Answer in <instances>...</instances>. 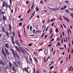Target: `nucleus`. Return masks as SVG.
<instances>
[{"label": "nucleus", "mask_w": 73, "mask_h": 73, "mask_svg": "<svg viewBox=\"0 0 73 73\" xmlns=\"http://www.w3.org/2000/svg\"><path fill=\"white\" fill-rule=\"evenodd\" d=\"M28 69H29V68L28 67H25V68H23L22 69V70L23 71L24 73H25L24 72H26L27 73H29L30 72H29L28 71Z\"/></svg>", "instance_id": "1"}, {"label": "nucleus", "mask_w": 73, "mask_h": 73, "mask_svg": "<svg viewBox=\"0 0 73 73\" xmlns=\"http://www.w3.org/2000/svg\"><path fill=\"white\" fill-rule=\"evenodd\" d=\"M5 50L7 55H9V52L8 51V50L7 49V48H5Z\"/></svg>", "instance_id": "2"}, {"label": "nucleus", "mask_w": 73, "mask_h": 73, "mask_svg": "<svg viewBox=\"0 0 73 73\" xmlns=\"http://www.w3.org/2000/svg\"><path fill=\"white\" fill-rule=\"evenodd\" d=\"M12 70L13 71H14V72H17V70H16L15 67V66H14V65H12Z\"/></svg>", "instance_id": "3"}, {"label": "nucleus", "mask_w": 73, "mask_h": 73, "mask_svg": "<svg viewBox=\"0 0 73 73\" xmlns=\"http://www.w3.org/2000/svg\"><path fill=\"white\" fill-rule=\"evenodd\" d=\"M15 46V48L17 49V50L19 52V53H21V51L20 50V49H19V48L18 47L16 46Z\"/></svg>", "instance_id": "4"}, {"label": "nucleus", "mask_w": 73, "mask_h": 73, "mask_svg": "<svg viewBox=\"0 0 73 73\" xmlns=\"http://www.w3.org/2000/svg\"><path fill=\"white\" fill-rule=\"evenodd\" d=\"M63 17L65 20L67 21V22H68V23H69V19L66 17H65L64 16H63Z\"/></svg>", "instance_id": "5"}, {"label": "nucleus", "mask_w": 73, "mask_h": 73, "mask_svg": "<svg viewBox=\"0 0 73 73\" xmlns=\"http://www.w3.org/2000/svg\"><path fill=\"white\" fill-rule=\"evenodd\" d=\"M60 9V8L59 7L58 8H52V10L54 11H57V10H58V9Z\"/></svg>", "instance_id": "6"}, {"label": "nucleus", "mask_w": 73, "mask_h": 73, "mask_svg": "<svg viewBox=\"0 0 73 73\" xmlns=\"http://www.w3.org/2000/svg\"><path fill=\"white\" fill-rule=\"evenodd\" d=\"M5 69L6 70V72H7V70L9 69V66H7L5 68Z\"/></svg>", "instance_id": "7"}, {"label": "nucleus", "mask_w": 73, "mask_h": 73, "mask_svg": "<svg viewBox=\"0 0 73 73\" xmlns=\"http://www.w3.org/2000/svg\"><path fill=\"white\" fill-rule=\"evenodd\" d=\"M5 48L9 49V44L7 43H5Z\"/></svg>", "instance_id": "8"}, {"label": "nucleus", "mask_w": 73, "mask_h": 73, "mask_svg": "<svg viewBox=\"0 0 73 73\" xmlns=\"http://www.w3.org/2000/svg\"><path fill=\"white\" fill-rule=\"evenodd\" d=\"M15 42H16V44H17V45H18L19 47H20V44L19 42V41L17 40H15Z\"/></svg>", "instance_id": "9"}, {"label": "nucleus", "mask_w": 73, "mask_h": 73, "mask_svg": "<svg viewBox=\"0 0 73 73\" xmlns=\"http://www.w3.org/2000/svg\"><path fill=\"white\" fill-rule=\"evenodd\" d=\"M12 63H11V62H9V66L10 67V69H11V70H12Z\"/></svg>", "instance_id": "10"}, {"label": "nucleus", "mask_w": 73, "mask_h": 73, "mask_svg": "<svg viewBox=\"0 0 73 73\" xmlns=\"http://www.w3.org/2000/svg\"><path fill=\"white\" fill-rule=\"evenodd\" d=\"M11 38L12 39V43L13 44H15V42H14V38L13 37V36H11Z\"/></svg>", "instance_id": "11"}, {"label": "nucleus", "mask_w": 73, "mask_h": 73, "mask_svg": "<svg viewBox=\"0 0 73 73\" xmlns=\"http://www.w3.org/2000/svg\"><path fill=\"white\" fill-rule=\"evenodd\" d=\"M6 35L7 37L9 38V33L8 32V31H7L6 32Z\"/></svg>", "instance_id": "12"}, {"label": "nucleus", "mask_w": 73, "mask_h": 73, "mask_svg": "<svg viewBox=\"0 0 73 73\" xmlns=\"http://www.w3.org/2000/svg\"><path fill=\"white\" fill-rule=\"evenodd\" d=\"M48 51L47 50H44V52L46 55H48Z\"/></svg>", "instance_id": "13"}, {"label": "nucleus", "mask_w": 73, "mask_h": 73, "mask_svg": "<svg viewBox=\"0 0 73 73\" xmlns=\"http://www.w3.org/2000/svg\"><path fill=\"white\" fill-rule=\"evenodd\" d=\"M0 64L1 65H4V66L5 65V64H4V63H3L2 60H1V61H0Z\"/></svg>", "instance_id": "14"}, {"label": "nucleus", "mask_w": 73, "mask_h": 73, "mask_svg": "<svg viewBox=\"0 0 73 73\" xmlns=\"http://www.w3.org/2000/svg\"><path fill=\"white\" fill-rule=\"evenodd\" d=\"M2 31H3V32H4V33H5V30L4 29V27H3L2 28Z\"/></svg>", "instance_id": "15"}, {"label": "nucleus", "mask_w": 73, "mask_h": 73, "mask_svg": "<svg viewBox=\"0 0 73 73\" xmlns=\"http://www.w3.org/2000/svg\"><path fill=\"white\" fill-rule=\"evenodd\" d=\"M24 33L25 35V37H27V35H26V32H25V28H24Z\"/></svg>", "instance_id": "16"}, {"label": "nucleus", "mask_w": 73, "mask_h": 73, "mask_svg": "<svg viewBox=\"0 0 73 73\" xmlns=\"http://www.w3.org/2000/svg\"><path fill=\"white\" fill-rule=\"evenodd\" d=\"M9 29L10 31H11V25H10V24H9Z\"/></svg>", "instance_id": "17"}, {"label": "nucleus", "mask_w": 73, "mask_h": 73, "mask_svg": "<svg viewBox=\"0 0 73 73\" xmlns=\"http://www.w3.org/2000/svg\"><path fill=\"white\" fill-rule=\"evenodd\" d=\"M2 54L4 55V56L6 57H7V54H5V52H3L2 53Z\"/></svg>", "instance_id": "18"}, {"label": "nucleus", "mask_w": 73, "mask_h": 73, "mask_svg": "<svg viewBox=\"0 0 73 73\" xmlns=\"http://www.w3.org/2000/svg\"><path fill=\"white\" fill-rule=\"evenodd\" d=\"M26 60L27 61V62L28 63H29V60H28V57H27L26 58Z\"/></svg>", "instance_id": "19"}, {"label": "nucleus", "mask_w": 73, "mask_h": 73, "mask_svg": "<svg viewBox=\"0 0 73 73\" xmlns=\"http://www.w3.org/2000/svg\"><path fill=\"white\" fill-rule=\"evenodd\" d=\"M3 7H4L5 6V2H4L3 3Z\"/></svg>", "instance_id": "20"}, {"label": "nucleus", "mask_w": 73, "mask_h": 73, "mask_svg": "<svg viewBox=\"0 0 73 73\" xmlns=\"http://www.w3.org/2000/svg\"><path fill=\"white\" fill-rule=\"evenodd\" d=\"M13 37H15V31H13Z\"/></svg>", "instance_id": "21"}, {"label": "nucleus", "mask_w": 73, "mask_h": 73, "mask_svg": "<svg viewBox=\"0 0 73 73\" xmlns=\"http://www.w3.org/2000/svg\"><path fill=\"white\" fill-rule=\"evenodd\" d=\"M56 32L57 33H58V28H56Z\"/></svg>", "instance_id": "22"}, {"label": "nucleus", "mask_w": 73, "mask_h": 73, "mask_svg": "<svg viewBox=\"0 0 73 73\" xmlns=\"http://www.w3.org/2000/svg\"><path fill=\"white\" fill-rule=\"evenodd\" d=\"M65 11L67 13H69V10H66Z\"/></svg>", "instance_id": "23"}, {"label": "nucleus", "mask_w": 73, "mask_h": 73, "mask_svg": "<svg viewBox=\"0 0 73 73\" xmlns=\"http://www.w3.org/2000/svg\"><path fill=\"white\" fill-rule=\"evenodd\" d=\"M13 54L14 57H16V53H15V52H13Z\"/></svg>", "instance_id": "24"}, {"label": "nucleus", "mask_w": 73, "mask_h": 73, "mask_svg": "<svg viewBox=\"0 0 73 73\" xmlns=\"http://www.w3.org/2000/svg\"><path fill=\"white\" fill-rule=\"evenodd\" d=\"M3 20H6V17L4 16L3 17Z\"/></svg>", "instance_id": "25"}, {"label": "nucleus", "mask_w": 73, "mask_h": 73, "mask_svg": "<svg viewBox=\"0 0 73 73\" xmlns=\"http://www.w3.org/2000/svg\"><path fill=\"white\" fill-rule=\"evenodd\" d=\"M2 36V33L0 31V38H1V37Z\"/></svg>", "instance_id": "26"}, {"label": "nucleus", "mask_w": 73, "mask_h": 73, "mask_svg": "<svg viewBox=\"0 0 73 73\" xmlns=\"http://www.w3.org/2000/svg\"><path fill=\"white\" fill-rule=\"evenodd\" d=\"M57 44L58 46H61V44H60V43L59 42H58Z\"/></svg>", "instance_id": "27"}, {"label": "nucleus", "mask_w": 73, "mask_h": 73, "mask_svg": "<svg viewBox=\"0 0 73 73\" xmlns=\"http://www.w3.org/2000/svg\"><path fill=\"white\" fill-rule=\"evenodd\" d=\"M2 53L5 52H4V49L3 48L2 49Z\"/></svg>", "instance_id": "28"}, {"label": "nucleus", "mask_w": 73, "mask_h": 73, "mask_svg": "<svg viewBox=\"0 0 73 73\" xmlns=\"http://www.w3.org/2000/svg\"><path fill=\"white\" fill-rule=\"evenodd\" d=\"M53 67H54V66H51L50 67V70L52 69H53Z\"/></svg>", "instance_id": "29"}, {"label": "nucleus", "mask_w": 73, "mask_h": 73, "mask_svg": "<svg viewBox=\"0 0 73 73\" xmlns=\"http://www.w3.org/2000/svg\"><path fill=\"white\" fill-rule=\"evenodd\" d=\"M36 32H37L38 33H40V32H41V31L40 30L36 31Z\"/></svg>", "instance_id": "30"}, {"label": "nucleus", "mask_w": 73, "mask_h": 73, "mask_svg": "<svg viewBox=\"0 0 73 73\" xmlns=\"http://www.w3.org/2000/svg\"><path fill=\"white\" fill-rule=\"evenodd\" d=\"M36 9L37 11H39V9L38 8V7H36Z\"/></svg>", "instance_id": "31"}, {"label": "nucleus", "mask_w": 73, "mask_h": 73, "mask_svg": "<svg viewBox=\"0 0 73 73\" xmlns=\"http://www.w3.org/2000/svg\"><path fill=\"white\" fill-rule=\"evenodd\" d=\"M32 44L30 43L28 45V46H32Z\"/></svg>", "instance_id": "32"}, {"label": "nucleus", "mask_w": 73, "mask_h": 73, "mask_svg": "<svg viewBox=\"0 0 73 73\" xmlns=\"http://www.w3.org/2000/svg\"><path fill=\"white\" fill-rule=\"evenodd\" d=\"M22 25V23H19V26H21Z\"/></svg>", "instance_id": "33"}, {"label": "nucleus", "mask_w": 73, "mask_h": 73, "mask_svg": "<svg viewBox=\"0 0 73 73\" xmlns=\"http://www.w3.org/2000/svg\"><path fill=\"white\" fill-rule=\"evenodd\" d=\"M30 60L31 62H32V58H31V56H30Z\"/></svg>", "instance_id": "34"}, {"label": "nucleus", "mask_w": 73, "mask_h": 73, "mask_svg": "<svg viewBox=\"0 0 73 73\" xmlns=\"http://www.w3.org/2000/svg\"><path fill=\"white\" fill-rule=\"evenodd\" d=\"M18 65H20V62L17 61V62Z\"/></svg>", "instance_id": "35"}, {"label": "nucleus", "mask_w": 73, "mask_h": 73, "mask_svg": "<svg viewBox=\"0 0 73 73\" xmlns=\"http://www.w3.org/2000/svg\"><path fill=\"white\" fill-rule=\"evenodd\" d=\"M72 66H71V67H70L69 68V71H70V70L71 69H72Z\"/></svg>", "instance_id": "36"}, {"label": "nucleus", "mask_w": 73, "mask_h": 73, "mask_svg": "<svg viewBox=\"0 0 73 73\" xmlns=\"http://www.w3.org/2000/svg\"><path fill=\"white\" fill-rule=\"evenodd\" d=\"M35 60H36V62H38V61H37V59H36V57L35 58Z\"/></svg>", "instance_id": "37"}, {"label": "nucleus", "mask_w": 73, "mask_h": 73, "mask_svg": "<svg viewBox=\"0 0 73 73\" xmlns=\"http://www.w3.org/2000/svg\"><path fill=\"white\" fill-rule=\"evenodd\" d=\"M69 9H70V10H71V11H73V8H71L69 7Z\"/></svg>", "instance_id": "38"}, {"label": "nucleus", "mask_w": 73, "mask_h": 73, "mask_svg": "<svg viewBox=\"0 0 73 73\" xmlns=\"http://www.w3.org/2000/svg\"><path fill=\"white\" fill-rule=\"evenodd\" d=\"M5 39V37L4 36L2 37V40H4Z\"/></svg>", "instance_id": "39"}, {"label": "nucleus", "mask_w": 73, "mask_h": 73, "mask_svg": "<svg viewBox=\"0 0 73 73\" xmlns=\"http://www.w3.org/2000/svg\"><path fill=\"white\" fill-rule=\"evenodd\" d=\"M65 3H66L67 4H68L69 3V1H65Z\"/></svg>", "instance_id": "40"}, {"label": "nucleus", "mask_w": 73, "mask_h": 73, "mask_svg": "<svg viewBox=\"0 0 73 73\" xmlns=\"http://www.w3.org/2000/svg\"><path fill=\"white\" fill-rule=\"evenodd\" d=\"M15 67H17V68L18 67V66H17V64H15Z\"/></svg>", "instance_id": "41"}, {"label": "nucleus", "mask_w": 73, "mask_h": 73, "mask_svg": "<svg viewBox=\"0 0 73 73\" xmlns=\"http://www.w3.org/2000/svg\"><path fill=\"white\" fill-rule=\"evenodd\" d=\"M2 71V68H1V67H0V72H1Z\"/></svg>", "instance_id": "42"}, {"label": "nucleus", "mask_w": 73, "mask_h": 73, "mask_svg": "<svg viewBox=\"0 0 73 73\" xmlns=\"http://www.w3.org/2000/svg\"><path fill=\"white\" fill-rule=\"evenodd\" d=\"M1 14H2L3 15L4 14V13H5V12H3L2 11V12H1Z\"/></svg>", "instance_id": "43"}, {"label": "nucleus", "mask_w": 73, "mask_h": 73, "mask_svg": "<svg viewBox=\"0 0 73 73\" xmlns=\"http://www.w3.org/2000/svg\"><path fill=\"white\" fill-rule=\"evenodd\" d=\"M48 37V35H46L45 36V39H46V37Z\"/></svg>", "instance_id": "44"}, {"label": "nucleus", "mask_w": 73, "mask_h": 73, "mask_svg": "<svg viewBox=\"0 0 73 73\" xmlns=\"http://www.w3.org/2000/svg\"><path fill=\"white\" fill-rule=\"evenodd\" d=\"M32 27L30 26V31H31L32 30Z\"/></svg>", "instance_id": "45"}, {"label": "nucleus", "mask_w": 73, "mask_h": 73, "mask_svg": "<svg viewBox=\"0 0 73 73\" xmlns=\"http://www.w3.org/2000/svg\"><path fill=\"white\" fill-rule=\"evenodd\" d=\"M52 32V29L51 28L50 30V34H51Z\"/></svg>", "instance_id": "46"}, {"label": "nucleus", "mask_w": 73, "mask_h": 73, "mask_svg": "<svg viewBox=\"0 0 73 73\" xmlns=\"http://www.w3.org/2000/svg\"><path fill=\"white\" fill-rule=\"evenodd\" d=\"M52 44H49V45H48V46L49 47H50V46H52Z\"/></svg>", "instance_id": "47"}, {"label": "nucleus", "mask_w": 73, "mask_h": 73, "mask_svg": "<svg viewBox=\"0 0 73 73\" xmlns=\"http://www.w3.org/2000/svg\"><path fill=\"white\" fill-rule=\"evenodd\" d=\"M11 50L13 53L15 52V51H14V50L13 49H11Z\"/></svg>", "instance_id": "48"}, {"label": "nucleus", "mask_w": 73, "mask_h": 73, "mask_svg": "<svg viewBox=\"0 0 73 73\" xmlns=\"http://www.w3.org/2000/svg\"><path fill=\"white\" fill-rule=\"evenodd\" d=\"M30 11H31V9H29L28 11H27V13H29V12H30Z\"/></svg>", "instance_id": "49"}, {"label": "nucleus", "mask_w": 73, "mask_h": 73, "mask_svg": "<svg viewBox=\"0 0 73 73\" xmlns=\"http://www.w3.org/2000/svg\"><path fill=\"white\" fill-rule=\"evenodd\" d=\"M66 7H67L66 6H64V9H65V8H66Z\"/></svg>", "instance_id": "50"}, {"label": "nucleus", "mask_w": 73, "mask_h": 73, "mask_svg": "<svg viewBox=\"0 0 73 73\" xmlns=\"http://www.w3.org/2000/svg\"><path fill=\"white\" fill-rule=\"evenodd\" d=\"M6 7L7 8H8V5H7V3H6Z\"/></svg>", "instance_id": "51"}, {"label": "nucleus", "mask_w": 73, "mask_h": 73, "mask_svg": "<svg viewBox=\"0 0 73 73\" xmlns=\"http://www.w3.org/2000/svg\"><path fill=\"white\" fill-rule=\"evenodd\" d=\"M48 8L49 9H51V10H52V8H51L49 7H48Z\"/></svg>", "instance_id": "52"}, {"label": "nucleus", "mask_w": 73, "mask_h": 73, "mask_svg": "<svg viewBox=\"0 0 73 73\" xmlns=\"http://www.w3.org/2000/svg\"><path fill=\"white\" fill-rule=\"evenodd\" d=\"M42 49H39L38 50V51H42Z\"/></svg>", "instance_id": "53"}, {"label": "nucleus", "mask_w": 73, "mask_h": 73, "mask_svg": "<svg viewBox=\"0 0 73 73\" xmlns=\"http://www.w3.org/2000/svg\"><path fill=\"white\" fill-rule=\"evenodd\" d=\"M62 34H63V36H64L65 35V33H64V32H62Z\"/></svg>", "instance_id": "54"}, {"label": "nucleus", "mask_w": 73, "mask_h": 73, "mask_svg": "<svg viewBox=\"0 0 73 73\" xmlns=\"http://www.w3.org/2000/svg\"><path fill=\"white\" fill-rule=\"evenodd\" d=\"M70 54L69 55V56L68 59L69 60H70Z\"/></svg>", "instance_id": "55"}, {"label": "nucleus", "mask_w": 73, "mask_h": 73, "mask_svg": "<svg viewBox=\"0 0 73 73\" xmlns=\"http://www.w3.org/2000/svg\"><path fill=\"white\" fill-rule=\"evenodd\" d=\"M51 20V21H54L55 20V19H54L52 20Z\"/></svg>", "instance_id": "56"}, {"label": "nucleus", "mask_w": 73, "mask_h": 73, "mask_svg": "<svg viewBox=\"0 0 73 73\" xmlns=\"http://www.w3.org/2000/svg\"><path fill=\"white\" fill-rule=\"evenodd\" d=\"M19 37H20V38L21 37V36L20 35V34L19 33Z\"/></svg>", "instance_id": "57"}, {"label": "nucleus", "mask_w": 73, "mask_h": 73, "mask_svg": "<svg viewBox=\"0 0 73 73\" xmlns=\"http://www.w3.org/2000/svg\"><path fill=\"white\" fill-rule=\"evenodd\" d=\"M48 26L47 27L46 29V31L47 32L48 31Z\"/></svg>", "instance_id": "58"}, {"label": "nucleus", "mask_w": 73, "mask_h": 73, "mask_svg": "<svg viewBox=\"0 0 73 73\" xmlns=\"http://www.w3.org/2000/svg\"><path fill=\"white\" fill-rule=\"evenodd\" d=\"M63 39L64 40V42H66V40H65V38H63Z\"/></svg>", "instance_id": "59"}, {"label": "nucleus", "mask_w": 73, "mask_h": 73, "mask_svg": "<svg viewBox=\"0 0 73 73\" xmlns=\"http://www.w3.org/2000/svg\"><path fill=\"white\" fill-rule=\"evenodd\" d=\"M60 26H61V27L63 29V26H62V25L61 24Z\"/></svg>", "instance_id": "60"}, {"label": "nucleus", "mask_w": 73, "mask_h": 73, "mask_svg": "<svg viewBox=\"0 0 73 73\" xmlns=\"http://www.w3.org/2000/svg\"><path fill=\"white\" fill-rule=\"evenodd\" d=\"M36 17H37V18H39L40 17L39 16V15H37L36 16Z\"/></svg>", "instance_id": "61"}, {"label": "nucleus", "mask_w": 73, "mask_h": 73, "mask_svg": "<svg viewBox=\"0 0 73 73\" xmlns=\"http://www.w3.org/2000/svg\"><path fill=\"white\" fill-rule=\"evenodd\" d=\"M25 26V23H24L23 26V28H24Z\"/></svg>", "instance_id": "62"}, {"label": "nucleus", "mask_w": 73, "mask_h": 73, "mask_svg": "<svg viewBox=\"0 0 73 73\" xmlns=\"http://www.w3.org/2000/svg\"><path fill=\"white\" fill-rule=\"evenodd\" d=\"M54 40V39L53 38L52 39H51V41H52H52H53V40Z\"/></svg>", "instance_id": "63"}, {"label": "nucleus", "mask_w": 73, "mask_h": 73, "mask_svg": "<svg viewBox=\"0 0 73 73\" xmlns=\"http://www.w3.org/2000/svg\"><path fill=\"white\" fill-rule=\"evenodd\" d=\"M53 25H54V23H52V24L51 25V26L52 27H53Z\"/></svg>", "instance_id": "64"}]
</instances>
